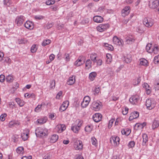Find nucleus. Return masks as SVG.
<instances>
[{"label":"nucleus","instance_id":"obj_14","mask_svg":"<svg viewBox=\"0 0 159 159\" xmlns=\"http://www.w3.org/2000/svg\"><path fill=\"white\" fill-rule=\"evenodd\" d=\"M66 128V127L65 125L58 124L56 126L55 129L58 133H61Z\"/></svg>","mask_w":159,"mask_h":159},{"label":"nucleus","instance_id":"obj_45","mask_svg":"<svg viewBox=\"0 0 159 159\" xmlns=\"http://www.w3.org/2000/svg\"><path fill=\"white\" fill-rule=\"evenodd\" d=\"M63 58L66 61H69L70 60V55L69 53H66L64 55Z\"/></svg>","mask_w":159,"mask_h":159},{"label":"nucleus","instance_id":"obj_2","mask_svg":"<svg viewBox=\"0 0 159 159\" xmlns=\"http://www.w3.org/2000/svg\"><path fill=\"white\" fill-rule=\"evenodd\" d=\"M156 105V102L153 98H149L146 100V106L147 109L148 110H150L153 109L155 106Z\"/></svg>","mask_w":159,"mask_h":159},{"label":"nucleus","instance_id":"obj_13","mask_svg":"<svg viewBox=\"0 0 159 159\" xmlns=\"http://www.w3.org/2000/svg\"><path fill=\"white\" fill-rule=\"evenodd\" d=\"M69 104L68 101H66L64 102L62 104L59 110L61 112L65 111L67 107Z\"/></svg>","mask_w":159,"mask_h":159},{"label":"nucleus","instance_id":"obj_32","mask_svg":"<svg viewBox=\"0 0 159 159\" xmlns=\"http://www.w3.org/2000/svg\"><path fill=\"white\" fill-rule=\"evenodd\" d=\"M140 65L141 66H147L148 65V62L145 59H142L140 60Z\"/></svg>","mask_w":159,"mask_h":159},{"label":"nucleus","instance_id":"obj_51","mask_svg":"<svg viewBox=\"0 0 159 159\" xmlns=\"http://www.w3.org/2000/svg\"><path fill=\"white\" fill-rule=\"evenodd\" d=\"M146 125V123L143 122V123L140 124H136L135 125V126H137L138 127H140L141 128L143 129Z\"/></svg>","mask_w":159,"mask_h":159},{"label":"nucleus","instance_id":"obj_15","mask_svg":"<svg viewBox=\"0 0 159 159\" xmlns=\"http://www.w3.org/2000/svg\"><path fill=\"white\" fill-rule=\"evenodd\" d=\"M102 116V115L100 113H95L93 115V118L95 122H98L101 120Z\"/></svg>","mask_w":159,"mask_h":159},{"label":"nucleus","instance_id":"obj_12","mask_svg":"<svg viewBox=\"0 0 159 159\" xmlns=\"http://www.w3.org/2000/svg\"><path fill=\"white\" fill-rule=\"evenodd\" d=\"M130 10L129 6L125 7L121 11V15L123 17H125L128 15L130 13Z\"/></svg>","mask_w":159,"mask_h":159},{"label":"nucleus","instance_id":"obj_11","mask_svg":"<svg viewBox=\"0 0 159 159\" xmlns=\"http://www.w3.org/2000/svg\"><path fill=\"white\" fill-rule=\"evenodd\" d=\"M120 139L117 136H113L110 138V141L111 144H114L115 146H117L119 144Z\"/></svg>","mask_w":159,"mask_h":159},{"label":"nucleus","instance_id":"obj_53","mask_svg":"<svg viewBox=\"0 0 159 159\" xmlns=\"http://www.w3.org/2000/svg\"><path fill=\"white\" fill-rule=\"evenodd\" d=\"M153 61L155 64H157L159 63V55L154 57Z\"/></svg>","mask_w":159,"mask_h":159},{"label":"nucleus","instance_id":"obj_17","mask_svg":"<svg viewBox=\"0 0 159 159\" xmlns=\"http://www.w3.org/2000/svg\"><path fill=\"white\" fill-rule=\"evenodd\" d=\"M125 43L126 44H130L134 43L135 39L134 38L131 36H127L125 38Z\"/></svg>","mask_w":159,"mask_h":159},{"label":"nucleus","instance_id":"obj_3","mask_svg":"<svg viewBox=\"0 0 159 159\" xmlns=\"http://www.w3.org/2000/svg\"><path fill=\"white\" fill-rule=\"evenodd\" d=\"M143 25L147 27H152L154 24V20L149 18H145L143 20Z\"/></svg>","mask_w":159,"mask_h":159},{"label":"nucleus","instance_id":"obj_62","mask_svg":"<svg viewBox=\"0 0 159 159\" xmlns=\"http://www.w3.org/2000/svg\"><path fill=\"white\" fill-rule=\"evenodd\" d=\"M5 76L3 75H0V81L1 82H3L5 80Z\"/></svg>","mask_w":159,"mask_h":159},{"label":"nucleus","instance_id":"obj_48","mask_svg":"<svg viewBox=\"0 0 159 159\" xmlns=\"http://www.w3.org/2000/svg\"><path fill=\"white\" fill-rule=\"evenodd\" d=\"M37 49V48L35 44H33L31 48L30 51L31 52L34 53L35 52Z\"/></svg>","mask_w":159,"mask_h":159},{"label":"nucleus","instance_id":"obj_55","mask_svg":"<svg viewBox=\"0 0 159 159\" xmlns=\"http://www.w3.org/2000/svg\"><path fill=\"white\" fill-rule=\"evenodd\" d=\"M7 116V114L5 113L2 114L0 116V119L1 121H4L5 120V118Z\"/></svg>","mask_w":159,"mask_h":159},{"label":"nucleus","instance_id":"obj_33","mask_svg":"<svg viewBox=\"0 0 159 159\" xmlns=\"http://www.w3.org/2000/svg\"><path fill=\"white\" fill-rule=\"evenodd\" d=\"M107 59L106 62L107 64H109L111 61L112 56L109 53H107L106 56Z\"/></svg>","mask_w":159,"mask_h":159},{"label":"nucleus","instance_id":"obj_46","mask_svg":"<svg viewBox=\"0 0 159 159\" xmlns=\"http://www.w3.org/2000/svg\"><path fill=\"white\" fill-rule=\"evenodd\" d=\"M51 42V41L50 39H47L43 41L42 43V45L45 46L47 45L50 44Z\"/></svg>","mask_w":159,"mask_h":159},{"label":"nucleus","instance_id":"obj_5","mask_svg":"<svg viewBox=\"0 0 159 159\" xmlns=\"http://www.w3.org/2000/svg\"><path fill=\"white\" fill-rule=\"evenodd\" d=\"M110 25L108 24H101L97 27V29L98 31L102 32L109 28Z\"/></svg>","mask_w":159,"mask_h":159},{"label":"nucleus","instance_id":"obj_44","mask_svg":"<svg viewBox=\"0 0 159 159\" xmlns=\"http://www.w3.org/2000/svg\"><path fill=\"white\" fill-rule=\"evenodd\" d=\"M16 151L17 153L22 154L23 152L24 148L22 147H18L17 148Z\"/></svg>","mask_w":159,"mask_h":159},{"label":"nucleus","instance_id":"obj_59","mask_svg":"<svg viewBox=\"0 0 159 159\" xmlns=\"http://www.w3.org/2000/svg\"><path fill=\"white\" fill-rule=\"evenodd\" d=\"M55 85V80H52L50 82V87L52 89L54 88Z\"/></svg>","mask_w":159,"mask_h":159},{"label":"nucleus","instance_id":"obj_58","mask_svg":"<svg viewBox=\"0 0 159 159\" xmlns=\"http://www.w3.org/2000/svg\"><path fill=\"white\" fill-rule=\"evenodd\" d=\"M34 18L36 20H42L44 19V16L41 15H36L34 16Z\"/></svg>","mask_w":159,"mask_h":159},{"label":"nucleus","instance_id":"obj_37","mask_svg":"<svg viewBox=\"0 0 159 159\" xmlns=\"http://www.w3.org/2000/svg\"><path fill=\"white\" fill-rule=\"evenodd\" d=\"M20 125V123L16 122L15 121H12L9 122L8 126L9 127H11L12 126L15 125Z\"/></svg>","mask_w":159,"mask_h":159},{"label":"nucleus","instance_id":"obj_29","mask_svg":"<svg viewBox=\"0 0 159 159\" xmlns=\"http://www.w3.org/2000/svg\"><path fill=\"white\" fill-rule=\"evenodd\" d=\"M152 44L151 43L148 44L146 46V49L149 53H152Z\"/></svg>","mask_w":159,"mask_h":159},{"label":"nucleus","instance_id":"obj_30","mask_svg":"<svg viewBox=\"0 0 159 159\" xmlns=\"http://www.w3.org/2000/svg\"><path fill=\"white\" fill-rule=\"evenodd\" d=\"M29 134V131L26 133H24L21 134V137L24 141L27 140L28 138V135Z\"/></svg>","mask_w":159,"mask_h":159},{"label":"nucleus","instance_id":"obj_1","mask_svg":"<svg viewBox=\"0 0 159 159\" xmlns=\"http://www.w3.org/2000/svg\"><path fill=\"white\" fill-rule=\"evenodd\" d=\"M35 134L37 136L41 137L47 136L48 134V130L46 128L39 127L36 130Z\"/></svg>","mask_w":159,"mask_h":159},{"label":"nucleus","instance_id":"obj_28","mask_svg":"<svg viewBox=\"0 0 159 159\" xmlns=\"http://www.w3.org/2000/svg\"><path fill=\"white\" fill-rule=\"evenodd\" d=\"M16 101L17 103L18 104L20 107L23 106L25 105V102L23 100H21L19 98H16Z\"/></svg>","mask_w":159,"mask_h":159},{"label":"nucleus","instance_id":"obj_24","mask_svg":"<svg viewBox=\"0 0 159 159\" xmlns=\"http://www.w3.org/2000/svg\"><path fill=\"white\" fill-rule=\"evenodd\" d=\"M75 76L73 75L69 77L68 80L67 82V84L69 85H73L75 82Z\"/></svg>","mask_w":159,"mask_h":159},{"label":"nucleus","instance_id":"obj_26","mask_svg":"<svg viewBox=\"0 0 159 159\" xmlns=\"http://www.w3.org/2000/svg\"><path fill=\"white\" fill-rule=\"evenodd\" d=\"M159 126V122L158 120L155 119L153 121L152 125L153 129L157 128Z\"/></svg>","mask_w":159,"mask_h":159},{"label":"nucleus","instance_id":"obj_40","mask_svg":"<svg viewBox=\"0 0 159 159\" xmlns=\"http://www.w3.org/2000/svg\"><path fill=\"white\" fill-rule=\"evenodd\" d=\"M83 123V121L80 119L77 120L76 121V125L79 128H80V129Z\"/></svg>","mask_w":159,"mask_h":159},{"label":"nucleus","instance_id":"obj_41","mask_svg":"<svg viewBox=\"0 0 159 159\" xmlns=\"http://www.w3.org/2000/svg\"><path fill=\"white\" fill-rule=\"evenodd\" d=\"M47 118L45 117L39 119L37 120L38 122L40 124L45 123L47 121Z\"/></svg>","mask_w":159,"mask_h":159},{"label":"nucleus","instance_id":"obj_31","mask_svg":"<svg viewBox=\"0 0 159 159\" xmlns=\"http://www.w3.org/2000/svg\"><path fill=\"white\" fill-rule=\"evenodd\" d=\"M71 130L75 133H77L80 130L79 128L76 125V124L73 125H72L71 127Z\"/></svg>","mask_w":159,"mask_h":159},{"label":"nucleus","instance_id":"obj_38","mask_svg":"<svg viewBox=\"0 0 159 159\" xmlns=\"http://www.w3.org/2000/svg\"><path fill=\"white\" fill-rule=\"evenodd\" d=\"M158 47L156 45H155L152 49V53H153L155 54L158 53Z\"/></svg>","mask_w":159,"mask_h":159},{"label":"nucleus","instance_id":"obj_57","mask_svg":"<svg viewBox=\"0 0 159 159\" xmlns=\"http://www.w3.org/2000/svg\"><path fill=\"white\" fill-rule=\"evenodd\" d=\"M100 91V89L99 87L96 86L94 90V94H98L99 93Z\"/></svg>","mask_w":159,"mask_h":159},{"label":"nucleus","instance_id":"obj_16","mask_svg":"<svg viewBox=\"0 0 159 159\" xmlns=\"http://www.w3.org/2000/svg\"><path fill=\"white\" fill-rule=\"evenodd\" d=\"M83 145L81 141L78 140L75 143L74 148L76 150H79L83 148Z\"/></svg>","mask_w":159,"mask_h":159},{"label":"nucleus","instance_id":"obj_9","mask_svg":"<svg viewBox=\"0 0 159 159\" xmlns=\"http://www.w3.org/2000/svg\"><path fill=\"white\" fill-rule=\"evenodd\" d=\"M85 58L83 57H79L78 59L75 62L74 65L79 66L84 64L85 62Z\"/></svg>","mask_w":159,"mask_h":159},{"label":"nucleus","instance_id":"obj_64","mask_svg":"<svg viewBox=\"0 0 159 159\" xmlns=\"http://www.w3.org/2000/svg\"><path fill=\"white\" fill-rule=\"evenodd\" d=\"M96 62L97 65L98 66H101L102 65V61L100 59L97 60Z\"/></svg>","mask_w":159,"mask_h":159},{"label":"nucleus","instance_id":"obj_19","mask_svg":"<svg viewBox=\"0 0 159 159\" xmlns=\"http://www.w3.org/2000/svg\"><path fill=\"white\" fill-rule=\"evenodd\" d=\"M139 112L137 111H134L130 114L129 118V121L132 120L134 119H136L139 117Z\"/></svg>","mask_w":159,"mask_h":159},{"label":"nucleus","instance_id":"obj_54","mask_svg":"<svg viewBox=\"0 0 159 159\" xmlns=\"http://www.w3.org/2000/svg\"><path fill=\"white\" fill-rule=\"evenodd\" d=\"M85 130L86 131L90 133L92 130V126L90 125H87L85 127Z\"/></svg>","mask_w":159,"mask_h":159},{"label":"nucleus","instance_id":"obj_42","mask_svg":"<svg viewBox=\"0 0 159 159\" xmlns=\"http://www.w3.org/2000/svg\"><path fill=\"white\" fill-rule=\"evenodd\" d=\"M3 3L4 5L7 7H9L11 4V0H4Z\"/></svg>","mask_w":159,"mask_h":159},{"label":"nucleus","instance_id":"obj_50","mask_svg":"<svg viewBox=\"0 0 159 159\" xmlns=\"http://www.w3.org/2000/svg\"><path fill=\"white\" fill-rule=\"evenodd\" d=\"M135 144V143L134 141H131L128 143V146L129 148H133L134 147Z\"/></svg>","mask_w":159,"mask_h":159},{"label":"nucleus","instance_id":"obj_6","mask_svg":"<svg viewBox=\"0 0 159 159\" xmlns=\"http://www.w3.org/2000/svg\"><path fill=\"white\" fill-rule=\"evenodd\" d=\"M24 18V17L23 16H18L15 19V22L18 26H20L25 21Z\"/></svg>","mask_w":159,"mask_h":159},{"label":"nucleus","instance_id":"obj_60","mask_svg":"<svg viewBox=\"0 0 159 159\" xmlns=\"http://www.w3.org/2000/svg\"><path fill=\"white\" fill-rule=\"evenodd\" d=\"M105 6H101V7H99V8H98V11H100L101 12H103L104 10L105 9Z\"/></svg>","mask_w":159,"mask_h":159},{"label":"nucleus","instance_id":"obj_20","mask_svg":"<svg viewBox=\"0 0 159 159\" xmlns=\"http://www.w3.org/2000/svg\"><path fill=\"white\" fill-rule=\"evenodd\" d=\"M100 106L101 105L99 104L96 102H93L92 104V107L93 108V109L95 111L99 110Z\"/></svg>","mask_w":159,"mask_h":159},{"label":"nucleus","instance_id":"obj_21","mask_svg":"<svg viewBox=\"0 0 159 159\" xmlns=\"http://www.w3.org/2000/svg\"><path fill=\"white\" fill-rule=\"evenodd\" d=\"M143 87L145 89L146 93L149 94L151 92V88L149 85L147 83H144L143 84Z\"/></svg>","mask_w":159,"mask_h":159},{"label":"nucleus","instance_id":"obj_7","mask_svg":"<svg viewBox=\"0 0 159 159\" xmlns=\"http://www.w3.org/2000/svg\"><path fill=\"white\" fill-rule=\"evenodd\" d=\"M113 43L117 45L123 46L124 44V41L121 39H119L116 36L114 37L113 39Z\"/></svg>","mask_w":159,"mask_h":159},{"label":"nucleus","instance_id":"obj_49","mask_svg":"<svg viewBox=\"0 0 159 159\" xmlns=\"http://www.w3.org/2000/svg\"><path fill=\"white\" fill-rule=\"evenodd\" d=\"M141 79L140 77L137 78V80H134L133 82V84L134 85H138L140 82Z\"/></svg>","mask_w":159,"mask_h":159},{"label":"nucleus","instance_id":"obj_22","mask_svg":"<svg viewBox=\"0 0 159 159\" xmlns=\"http://www.w3.org/2000/svg\"><path fill=\"white\" fill-rule=\"evenodd\" d=\"M143 142L142 145L145 146L146 145V143L148 141V137L147 134H142Z\"/></svg>","mask_w":159,"mask_h":159},{"label":"nucleus","instance_id":"obj_10","mask_svg":"<svg viewBox=\"0 0 159 159\" xmlns=\"http://www.w3.org/2000/svg\"><path fill=\"white\" fill-rule=\"evenodd\" d=\"M90 101V98L89 96L85 97L83 99V101L81 103V106L83 108H85L88 105Z\"/></svg>","mask_w":159,"mask_h":159},{"label":"nucleus","instance_id":"obj_56","mask_svg":"<svg viewBox=\"0 0 159 159\" xmlns=\"http://www.w3.org/2000/svg\"><path fill=\"white\" fill-rule=\"evenodd\" d=\"M55 3V1L53 0H48L45 2L46 5H50L53 4Z\"/></svg>","mask_w":159,"mask_h":159},{"label":"nucleus","instance_id":"obj_4","mask_svg":"<svg viewBox=\"0 0 159 159\" xmlns=\"http://www.w3.org/2000/svg\"><path fill=\"white\" fill-rule=\"evenodd\" d=\"M159 5V0H151L149 1V7L152 9L156 8Z\"/></svg>","mask_w":159,"mask_h":159},{"label":"nucleus","instance_id":"obj_36","mask_svg":"<svg viewBox=\"0 0 159 159\" xmlns=\"http://www.w3.org/2000/svg\"><path fill=\"white\" fill-rule=\"evenodd\" d=\"M131 130L128 129H123L121 130V133L123 134L128 135L130 133Z\"/></svg>","mask_w":159,"mask_h":159},{"label":"nucleus","instance_id":"obj_47","mask_svg":"<svg viewBox=\"0 0 159 159\" xmlns=\"http://www.w3.org/2000/svg\"><path fill=\"white\" fill-rule=\"evenodd\" d=\"M6 80L7 82H11L13 80V78L12 75H9L7 76Z\"/></svg>","mask_w":159,"mask_h":159},{"label":"nucleus","instance_id":"obj_52","mask_svg":"<svg viewBox=\"0 0 159 159\" xmlns=\"http://www.w3.org/2000/svg\"><path fill=\"white\" fill-rule=\"evenodd\" d=\"M115 121V119H111L109 122V124L108 127L109 128H110L112 125L113 124Z\"/></svg>","mask_w":159,"mask_h":159},{"label":"nucleus","instance_id":"obj_8","mask_svg":"<svg viewBox=\"0 0 159 159\" xmlns=\"http://www.w3.org/2000/svg\"><path fill=\"white\" fill-rule=\"evenodd\" d=\"M139 101L140 98L137 95L132 96L129 99L130 102L133 104H137Z\"/></svg>","mask_w":159,"mask_h":159},{"label":"nucleus","instance_id":"obj_61","mask_svg":"<svg viewBox=\"0 0 159 159\" xmlns=\"http://www.w3.org/2000/svg\"><path fill=\"white\" fill-rule=\"evenodd\" d=\"M129 109L127 107H125L124 110H123L122 112L123 115H125L127 114L128 111Z\"/></svg>","mask_w":159,"mask_h":159},{"label":"nucleus","instance_id":"obj_43","mask_svg":"<svg viewBox=\"0 0 159 159\" xmlns=\"http://www.w3.org/2000/svg\"><path fill=\"white\" fill-rule=\"evenodd\" d=\"M91 142L92 144L95 146H97V139L94 137H92L91 138Z\"/></svg>","mask_w":159,"mask_h":159},{"label":"nucleus","instance_id":"obj_35","mask_svg":"<svg viewBox=\"0 0 159 159\" xmlns=\"http://www.w3.org/2000/svg\"><path fill=\"white\" fill-rule=\"evenodd\" d=\"M92 61L90 59H88L85 62V67L89 69L92 67Z\"/></svg>","mask_w":159,"mask_h":159},{"label":"nucleus","instance_id":"obj_63","mask_svg":"<svg viewBox=\"0 0 159 159\" xmlns=\"http://www.w3.org/2000/svg\"><path fill=\"white\" fill-rule=\"evenodd\" d=\"M132 60V58L131 57H127L125 58V61L127 63H128L131 62Z\"/></svg>","mask_w":159,"mask_h":159},{"label":"nucleus","instance_id":"obj_27","mask_svg":"<svg viewBox=\"0 0 159 159\" xmlns=\"http://www.w3.org/2000/svg\"><path fill=\"white\" fill-rule=\"evenodd\" d=\"M97 74L95 72H92L90 73L89 76V78L91 81H93L96 77Z\"/></svg>","mask_w":159,"mask_h":159},{"label":"nucleus","instance_id":"obj_39","mask_svg":"<svg viewBox=\"0 0 159 159\" xmlns=\"http://www.w3.org/2000/svg\"><path fill=\"white\" fill-rule=\"evenodd\" d=\"M90 58L93 62H95L97 61L96 54L95 53L92 54L90 55Z\"/></svg>","mask_w":159,"mask_h":159},{"label":"nucleus","instance_id":"obj_25","mask_svg":"<svg viewBox=\"0 0 159 159\" xmlns=\"http://www.w3.org/2000/svg\"><path fill=\"white\" fill-rule=\"evenodd\" d=\"M58 139V136L56 134H53L52 135L50 138V142L51 143L56 142Z\"/></svg>","mask_w":159,"mask_h":159},{"label":"nucleus","instance_id":"obj_34","mask_svg":"<svg viewBox=\"0 0 159 159\" xmlns=\"http://www.w3.org/2000/svg\"><path fill=\"white\" fill-rule=\"evenodd\" d=\"M35 95L33 93H26L25 94L24 97L25 98H35Z\"/></svg>","mask_w":159,"mask_h":159},{"label":"nucleus","instance_id":"obj_23","mask_svg":"<svg viewBox=\"0 0 159 159\" xmlns=\"http://www.w3.org/2000/svg\"><path fill=\"white\" fill-rule=\"evenodd\" d=\"M93 20L94 21L98 23L102 22L103 20V18L101 16H96L93 17Z\"/></svg>","mask_w":159,"mask_h":159},{"label":"nucleus","instance_id":"obj_18","mask_svg":"<svg viewBox=\"0 0 159 159\" xmlns=\"http://www.w3.org/2000/svg\"><path fill=\"white\" fill-rule=\"evenodd\" d=\"M24 25L25 28L30 30H32L34 28V23L30 21H27Z\"/></svg>","mask_w":159,"mask_h":159}]
</instances>
